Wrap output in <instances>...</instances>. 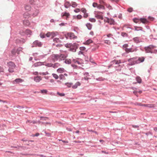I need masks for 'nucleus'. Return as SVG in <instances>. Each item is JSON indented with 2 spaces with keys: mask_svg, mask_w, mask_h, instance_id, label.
I'll use <instances>...</instances> for the list:
<instances>
[{
  "mask_svg": "<svg viewBox=\"0 0 157 157\" xmlns=\"http://www.w3.org/2000/svg\"><path fill=\"white\" fill-rule=\"evenodd\" d=\"M79 48L81 51H84L86 49V48L84 47H80Z\"/></svg>",
  "mask_w": 157,
  "mask_h": 157,
  "instance_id": "58",
  "label": "nucleus"
},
{
  "mask_svg": "<svg viewBox=\"0 0 157 157\" xmlns=\"http://www.w3.org/2000/svg\"><path fill=\"white\" fill-rule=\"evenodd\" d=\"M155 48V47L152 45H150L148 47H145L144 49L146 53H152L153 52L152 50Z\"/></svg>",
  "mask_w": 157,
  "mask_h": 157,
  "instance_id": "5",
  "label": "nucleus"
},
{
  "mask_svg": "<svg viewBox=\"0 0 157 157\" xmlns=\"http://www.w3.org/2000/svg\"><path fill=\"white\" fill-rule=\"evenodd\" d=\"M136 80L137 81V82L139 83H140L142 82V79L139 76H137L136 77Z\"/></svg>",
  "mask_w": 157,
  "mask_h": 157,
  "instance_id": "21",
  "label": "nucleus"
},
{
  "mask_svg": "<svg viewBox=\"0 0 157 157\" xmlns=\"http://www.w3.org/2000/svg\"><path fill=\"white\" fill-rule=\"evenodd\" d=\"M81 11L84 13H85L86 12V10L85 8H82L81 9Z\"/></svg>",
  "mask_w": 157,
  "mask_h": 157,
  "instance_id": "51",
  "label": "nucleus"
},
{
  "mask_svg": "<svg viewBox=\"0 0 157 157\" xmlns=\"http://www.w3.org/2000/svg\"><path fill=\"white\" fill-rule=\"evenodd\" d=\"M145 106L149 108H153L155 107V105L153 104H146Z\"/></svg>",
  "mask_w": 157,
  "mask_h": 157,
  "instance_id": "29",
  "label": "nucleus"
},
{
  "mask_svg": "<svg viewBox=\"0 0 157 157\" xmlns=\"http://www.w3.org/2000/svg\"><path fill=\"white\" fill-rule=\"evenodd\" d=\"M40 36L42 38H44L45 37V34L44 33H41L40 34Z\"/></svg>",
  "mask_w": 157,
  "mask_h": 157,
  "instance_id": "52",
  "label": "nucleus"
},
{
  "mask_svg": "<svg viewBox=\"0 0 157 157\" xmlns=\"http://www.w3.org/2000/svg\"><path fill=\"white\" fill-rule=\"evenodd\" d=\"M71 6L74 8L76 7L77 6V4L75 2H72L71 3Z\"/></svg>",
  "mask_w": 157,
  "mask_h": 157,
  "instance_id": "34",
  "label": "nucleus"
},
{
  "mask_svg": "<svg viewBox=\"0 0 157 157\" xmlns=\"http://www.w3.org/2000/svg\"><path fill=\"white\" fill-rule=\"evenodd\" d=\"M89 76L88 73L86 72L84 74V77L82 78V80H88L89 79V78L88 77Z\"/></svg>",
  "mask_w": 157,
  "mask_h": 157,
  "instance_id": "11",
  "label": "nucleus"
},
{
  "mask_svg": "<svg viewBox=\"0 0 157 157\" xmlns=\"http://www.w3.org/2000/svg\"><path fill=\"white\" fill-rule=\"evenodd\" d=\"M71 6V4L69 2H66L64 4L65 7L66 8H68L69 7H70Z\"/></svg>",
  "mask_w": 157,
  "mask_h": 157,
  "instance_id": "23",
  "label": "nucleus"
},
{
  "mask_svg": "<svg viewBox=\"0 0 157 157\" xmlns=\"http://www.w3.org/2000/svg\"><path fill=\"white\" fill-rule=\"evenodd\" d=\"M128 47V45L127 44H125L123 45V48L125 49L128 48L127 47Z\"/></svg>",
  "mask_w": 157,
  "mask_h": 157,
  "instance_id": "56",
  "label": "nucleus"
},
{
  "mask_svg": "<svg viewBox=\"0 0 157 157\" xmlns=\"http://www.w3.org/2000/svg\"><path fill=\"white\" fill-rule=\"evenodd\" d=\"M78 44H77L76 43H74L73 44H71L70 50L73 52H75L76 49L78 48Z\"/></svg>",
  "mask_w": 157,
  "mask_h": 157,
  "instance_id": "6",
  "label": "nucleus"
},
{
  "mask_svg": "<svg viewBox=\"0 0 157 157\" xmlns=\"http://www.w3.org/2000/svg\"><path fill=\"white\" fill-rule=\"evenodd\" d=\"M65 85L68 87H70L72 85V83H65Z\"/></svg>",
  "mask_w": 157,
  "mask_h": 157,
  "instance_id": "42",
  "label": "nucleus"
},
{
  "mask_svg": "<svg viewBox=\"0 0 157 157\" xmlns=\"http://www.w3.org/2000/svg\"><path fill=\"white\" fill-rule=\"evenodd\" d=\"M45 66L49 67H52V64L51 63H47L46 64Z\"/></svg>",
  "mask_w": 157,
  "mask_h": 157,
  "instance_id": "45",
  "label": "nucleus"
},
{
  "mask_svg": "<svg viewBox=\"0 0 157 157\" xmlns=\"http://www.w3.org/2000/svg\"><path fill=\"white\" fill-rule=\"evenodd\" d=\"M64 69L63 68H60L57 70V71L59 73H62L64 71Z\"/></svg>",
  "mask_w": 157,
  "mask_h": 157,
  "instance_id": "22",
  "label": "nucleus"
},
{
  "mask_svg": "<svg viewBox=\"0 0 157 157\" xmlns=\"http://www.w3.org/2000/svg\"><path fill=\"white\" fill-rule=\"evenodd\" d=\"M25 33L27 35H31V34L32 32L31 30L29 29H26L25 31Z\"/></svg>",
  "mask_w": 157,
  "mask_h": 157,
  "instance_id": "30",
  "label": "nucleus"
},
{
  "mask_svg": "<svg viewBox=\"0 0 157 157\" xmlns=\"http://www.w3.org/2000/svg\"><path fill=\"white\" fill-rule=\"evenodd\" d=\"M33 44V45H35L36 46H38L39 47H41L42 45L41 42L38 40H36L34 42Z\"/></svg>",
  "mask_w": 157,
  "mask_h": 157,
  "instance_id": "14",
  "label": "nucleus"
},
{
  "mask_svg": "<svg viewBox=\"0 0 157 157\" xmlns=\"http://www.w3.org/2000/svg\"><path fill=\"white\" fill-rule=\"evenodd\" d=\"M8 67H9L8 71L10 72H14V69L15 68L16 65L14 63L10 61L7 63Z\"/></svg>",
  "mask_w": 157,
  "mask_h": 157,
  "instance_id": "2",
  "label": "nucleus"
},
{
  "mask_svg": "<svg viewBox=\"0 0 157 157\" xmlns=\"http://www.w3.org/2000/svg\"><path fill=\"white\" fill-rule=\"evenodd\" d=\"M65 62L67 64H70L71 63V60L70 59H67L65 60Z\"/></svg>",
  "mask_w": 157,
  "mask_h": 157,
  "instance_id": "35",
  "label": "nucleus"
},
{
  "mask_svg": "<svg viewBox=\"0 0 157 157\" xmlns=\"http://www.w3.org/2000/svg\"><path fill=\"white\" fill-rule=\"evenodd\" d=\"M103 13L101 12H98L95 14V17L98 19H103V17L102 14Z\"/></svg>",
  "mask_w": 157,
  "mask_h": 157,
  "instance_id": "9",
  "label": "nucleus"
},
{
  "mask_svg": "<svg viewBox=\"0 0 157 157\" xmlns=\"http://www.w3.org/2000/svg\"><path fill=\"white\" fill-rule=\"evenodd\" d=\"M104 43L108 45H110L111 44V42L110 41L108 40H105Z\"/></svg>",
  "mask_w": 157,
  "mask_h": 157,
  "instance_id": "41",
  "label": "nucleus"
},
{
  "mask_svg": "<svg viewBox=\"0 0 157 157\" xmlns=\"http://www.w3.org/2000/svg\"><path fill=\"white\" fill-rule=\"evenodd\" d=\"M60 66V64L58 63H56L54 64H52V67L54 68H57Z\"/></svg>",
  "mask_w": 157,
  "mask_h": 157,
  "instance_id": "26",
  "label": "nucleus"
},
{
  "mask_svg": "<svg viewBox=\"0 0 157 157\" xmlns=\"http://www.w3.org/2000/svg\"><path fill=\"white\" fill-rule=\"evenodd\" d=\"M53 41L56 43H60V40L58 38H55L53 39Z\"/></svg>",
  "mask_w": 157,
  "mask_h": 157,
  "instance_id": "38",
  "label": "nucleus"
},
{
  "mask_svg": "<svg viewBox=\"0 0 157 157\" xmlns=\"http://www.w3.org/2000/svg\"><path fill=\"white\" fill-rule=\"evenodd\" d=\"M42 80V78L40 76H37L35 77L34 78V80L36 82H39Z\"/></svg>",
  "mask_w": 157,
  "mask_h": 157,
  "instance_id": "15",
  "label": "nucleus"
},
{
  "mask_svg": "<svg viewBox=\"0 0 157 157\" xmlns=\"http://www.w3.org/2000/svg\"><path fill=\"white\" fill-rule=\"evenodd\" d=\"M57 35V32H48L47 33H46V34L45 35L47 37H51V38H53L54 37Z\"/></svg>",
  "mask_w": 157,
  "mask_h": 157,
  "instance_id": "7",
  "label": "nucleus"
},
{
  "mask_svg": "<svg viewBox=\"0 0 157 157\" xmlns=\"http://www.w3.org/2000/svg\"><path fill=\"white\" fill-rule=\"evenodd\" d=\"M127 11L129 12H131L133 11V9L132 8H128V9L127 10Z\"/></svg>",
  "mask_w": 157,
  "mask_h": 157,
  "instance_id": "53",
  "label": "nucleus"
},
{
  "mask_svg": "<svg viewBox=\"0 0 157 157\" xmlns=\"http://www.w3.org/2000/svg\"><path fill=\"white\" fill-rule=\"evenodd\" d=\"M39 13L38 10H35V12L33 13V16L34 17L36 16L37 15L38 13Z\"/></svg>",
  "mask_w": 157,
  "mask_h": 157,
  "instance_id": "36",
  "label": "nucleus"
},
{
  "mask_svg": "<svg viewBox=\"0 0 157 157\" xmlns=\"http://www.w3.org/2000/svg\"><path fill=\"white\" fill-rule=\"evenodd\" d=\"M39 75H47L49 74V73L48 71H46V72H40L39 73Z\"/></svg>",
  "mask_w": 157,
  "mask_h": 157,
  "instance_id": "39",
  "label": "nucleus"
},
{
  "mask_svg": "<svg viewBox=\"0 0 157 157\" xmlns=\"http://www.w3.org/2000/svg\"><path fill=\"white\" fill-rule=\"evenodd\" d=\"M70 16V15L69 13H67L66 12L63 13L62 14V17L65 16L66 17V19L67 20V19L68 18H69Z\"/></svg>",
  "mask_w": 157,
  "mask_h": 157,
  "instance_id": "17",
  "label": "nucleus"
},
{
  "mask_svg": "<svg viewBox=\"0 0 157 157\" xmlns=\"http://www.w3.org/2000/svg\"><path fill=\"white\" fill-rule=\"evenodd\" d=\"M22 48L21 47L18 48L17 49L14 48L11 51V56H15L17 53L18 55L20 54V52L21 51Z\"/></svg>",
  "mask_w": 157,
  "mask_h": 157,
  "instance_id": "4",
  "label": "nucleus"
},
{
  "mask_svg": "<svg viewBox=\"0 0 157 157\" xmlns=\"http://www.w3.org/2000/svg\"><path fill=\"white\" fill-rule=\"evenodd\" d=\"M86 26L87 28L89 30L91 29L92 28V25L90 23L86 24Z\"/></svg>",
  "mask_w": 157,
  "mask_h": 157,
  "instance_id": "31",
  "label": "nucleus"
},
{
  "mask_svg": "<svg viewBox=\"0 0 157 157\" xmlns=\"http://www.w3.org/2000/svg\"><path fill=\"white\" fill-rule=\"evenodd\" d=\"M23 24L27 26H29L30 25L29 21L28 20H24L23 21Z\"/></svg>",
  "mask_w": 157,
  "mask_h": 157,
  "instance_id": "28",
  "label": "nucleus"
},
{
  "mask_svg": "<svg viewBox=\"0 0 157 157\" xmlns=\"http://www.w3.org/2000/svg\"><path fill=\"white\" fill-rule=\"evenodd\" d=\"M124 50L127 53H128L130 52H133L135 51H136L137 50L136 48H131L124 49Z\"/></svg>",
  "mask_w": 157,
  "mask_h": 157,
  "instance_id": "10",
  "label": "nucleus"
},
{
  "mask_svg": "<svg viewBox=\"0 0 157 157\" xmlns=\"http://www.w3.org/2000/svg\"><path fill=\"white\" fill-rule=\"evenodd\" d=\"M128 61L129 62L128 65L130 66H132L136 64H137V57L130 58L128 59Z\"/></svg>",
  "mask_w": 157,
  "mask_h": 157,
  "instance_id": "3",
  "label": "nucleus"
},
{
  "mask_svg": "<svg viewBox=\"0 0 157 157\" xmlns=\"http://www.w3.org/2000/svg\"><path fill=\"white\" fill-rule=\"evenodd\" d=\"M71 66L73 67L74 69H77L78 68V67L77 65L74 64H72Z\"/></svg>",
  "mask_w": 157,
  "mask_h": 157,
  "instance_id": "48",
  "label": "nucleus"
},
{
  "mask_svg": "<svg viewBox=\"0 0 157 157\" xmlns=\"http://www.w3.org/2000/svg\"><path fill=\"white\" fill-rule=\"evenodd\" d=\"M25 10L28 11H29L31 10V7L29 5H26L25 6Z\"/></svg>",
  "mask_w": 157,
  "mask_h": 157,
  "instance_id": "24",
  "label": "nucleus"
},
{
  "mask_svg": "<svg viewBox=\"0 0 157 157\" xmlns=\"http://www.w3.org/2000/svg\"><path fill=\"white\" fill-rule=\"evenodd\" d=\"M80 85L81 83L79 82H77L75 83V85H73L72 86V88L74 89H76L77 88L78 86H80Z\"/></svg>",
  "mask_w": 157,
  "mask_h": 157,
  "instance_id": "18",
  "label": "nucleus"
},
{
  "mask_svg": "<svg viewBox=\"0 0 157 157\" xmlns=\"http://www.w3.org/2000/svg\"><path fill=\"white\" fill-rule=\"evenodd\" d=\"M43 64V63H42L39 62L34 64L33 65V66H34L35 67H36L40 66H41Z\"/></svg>",
  "mask_w": 157,
  "mask_h": 157,
  "instance_id": "25",
  "label": "nucleus"
},
{
  "mask_svg": "<svg viewBox=\"0 0 157 157\" xmlns=\"http://www.w3.org/2000/svg\"><path fill=\"white\" fill-rule=\"evenodd\" d=\"M99 2L101 4H103L104 3V2L102 0H100Z\"/></svg>",
  "mask_w": 157,
  "mask_h": 157,
  "instance_id": "64",
  "label": "nucleus"
},
{
  "mask_svg": "<svg viewBox=\"0 0 157 157\" xmlns=\"http://www.w3.org/2000/svg\"><path fill=\"white\" fill-rule=\"evenodd\" d=\"M92 6L94 7H97L98 9H105V7L103 6L101 4H98L97 3L94 2Z\"/></svg>",
  "mask_w": 157,
  "mask_h": 157,
  "instance_id": "8",
  "label": "nucleus"
},
{
  "mask_svg": "<svg viewBox=\"0 0 157 157\" xmlns=\"http://www.w3.org/2000/svg\"><path fill=\"white\" fill-rule=\"evenodd\" d=\"M133 21H134V22L136 23H137L139 22V20L138 19H137V18H134V19H133Z\"/></svg>",
  "mask_w": 157,
  "mask_h": 157,
  "instance_id": "49",
  "label": "nucleus"
},
{
  "mask_svg": "<svg viewBox=\"0 0 157 157\" xmlns=\"http://www.w3.org/2000/svg\"><path fill=\"white\" fill-rule=\"evenodd\" d=\"M144 59L145 58L144 57H139L138 58L137 57V63H139L143 62L144 61Z\"/></svg>",
  "mask_w": 157,
  "mask_h": 157,
  "instance_id": "13",
  "label": "nucleus"
},
{
  "mask_svg": "<svg viewBox=\"0 0 157 157\" xmlns=\"http://www.w3.org/2000/svg\"><path fill=\"white\" fill-rule=\"evenodd\" d=\"M80 11V10L79 9H76L74 10V11L75 13H78Z\"/></svg>",
  "mask_w": 157,
  "mask_h": 157,
  "instance_id": "59",
  "label": "nucleus"
},
{
  "mask_svg": "<svg viewBox=\"0 0 157 157\" xmlns=\"http://www.w3.org/2000/svg\"><path fill=\"white\" fill-rule=\"evenodd\" d=\"M93 42L92 40L91 39H89L86 41L84 43L85 44H90L92 43Z\"/></svg>",
  "mask_w": 157,
  "mask_h": 157,
  "instance_id": "33",
  "label": "nucleus"
},
{
  "mask_svg": "<svg viewBox=\"0 0 157 157\" xmlns=\"http://www.w3.org/2000/svg\"><path fill=\"white\" fill-rule=\"evenodd\" d=\"M107 22L110 25H114L115 22L114 20L111 18H107Z\"/></svg>",
  "mask_w": 157,
  "mask_h": 157,
  "instance_id": "16",
  "label": "nucleus"
},
{
  "mask_svg": "<svg viewBox=\"0 0 157 157\" xmlns=\"http://www.w3.org/2000/svg\"><path fill=\"white\" fill-rule=\"evenodd\" d=\"M60 79L62 80H65L66 79V78L64 76L63 74H60L59 75V76Z\"/></svg>",
  "mask_w": 157,
  "mask_h": 157,
  "instance_id": "27",
  "label": "nucleus"
},
{
  "mask_svg": "<svg viewBox=\"0 0 157 157\" xmlns=\"http://www.w3.org/2000/svg\"><path fill=\"white\" fill-rule=\"evenodd\" d=\"M73 61L75 63H77L78 64H80V63L78 61L75 60V59H73Z\"/></svg>",
  "mask_w": 157,
  "mask_h": 157,
  "instance_id": "60",
  "label": "nucleus"
},
{
  "mask_svg": "<svg viewBox=\"0 0 157 157\" xmlns=\"http://www.w3.org/2000/svg\"><path fill=\"white\" fill-rule=\"evenodd\" d=\"M106 36L109 38H113V35L111 33H109L106 35Z\"/></svg>",
  "mask_w": 157,
  "mask_h": 157,
  "instance_id": "47",
  "label": "nucleus"
},
{
  "mask_svg": "<svg viewBox=\"0 0 157 157\" xmlns=\"http://www.w3.org/2000/svg\"><path fill=\"white\" fill-rule=\"evenodd\" d=\"M141 21L143 23H146L148 22L144 18H141L140 19Z\"/></svg>",
  "mask_w": 157,
  "mask_h": 157,
  "instance_id": "32",
  "label": "nucleus"
},
{
  "mask_svg": "<svg viewBox=\"0 0 157 157\" xmlns=\"http://www.w3.org/2000/svg\"><path fill=\"white\" fill-rule=\"evenodd\" d=\"M24 81L23 80L20 78H17L13 81V83L14 84L19 83L22 82Z\"/></svg>",
  "mask_w": 157,
  "mask_h": 157,
  "instance_id": "12",
  "label": "nucleus"
},
{
  "mask_svg": "<svg viewBox=\"0 0 157 157\" xmlns=\"http://www.w3.org/2000/svg\"><path fill=\"white\" fill-rule=\"evenodd\" d=\"M57 94L60 96H63L65 95V94H64L60 93L59 92H58Z\"/></svg>",
  "mask_w": 157,
  "mask_h": 157,
  "instance_id": "57",
  "label": "nucleus"
},
{
  "mask_svg": "<svg viewBox=\"0 0 157 157\" xmlns=\"http://www.w3.org/2000/svg\"><path fill=\"white\" fill-rule=\"evenodd\" d=\"M106 7L108 8L109 10L112 9V7L109 4H106Z\"/></svg>",
  "mask_w": 157,
  "mask_h": 157,
  "instance_id": "50",
  "label": "nucleus"
},
{
  "mask_svg": "<svg viewBox=\"0 0 157 157\" xmlns=\"http://www.w3.org/2000/svg\"><path fill=\"white\" fill-rule=\"evenodd\" d=\"M82 16L80 15H78L77 16V18L78 19H80L82 18Z\"/></svg>",
  "mask_w": 157,
  "mask_h": 157,
  "instance_id": "55",
  "label": "nucleus"
},
{
  "mask_svg": "<svg viewBox=\"0 0 157 157\" xmlns=\"http://www.w3.org/2000/svg\"><path fill=\"white\" fill-rule=\"evenodd\" d=\"M33 74L35 75H38V73L37 72L35 71V72H33Z\"/></svg>",
  "mask_w": 157,
  "mask_h": 157,
  "instance_id": "63",
  "label": "nucleus"
},
{
  "mask_svg": "<svg viewBox=\"0 0 157 157\" xmlns=\"http://www.w3.org/2000/svg\"><path fill=\"white\" fill-rule=\"evenodd\" d=\"M114 62L116 64H118L121 63V60H115Z\"/></svg>",
  "mask_w": 157,
  "mask_h": 157,
  "instance_id": "54",
  "label": "nucleus"
},
{
  "mask_svg": "<svg viewBox=\"0 0 157 157\" xmlns=\"http://www.w3.org/2000/svg\"><path fill=\"white\" fill-rule=\"evenodd\" d=\"M24 18H28L30 17V14L28 12H26L23 14Z\"/></svg>",
  "mask_w": 157,
  "mask_h": 157,
  "instance_id": "20",
  "label": "nucleus"
},
{
  "mask_svg": "<svg viewBox=\"0 0 157 157\" xmlns=\"http://www.w3.org/2000/svg\"><path fill=\"white\" fill-rule=\"evenodd\" d=\"M52 75L53 77L56 79H58L59 77V76L56 74L53 73L52 74Z\"/></svg>",
  "mask_w": 157,
  "mask_h": 157,
  "instance_id": "40",
  "label": "nucleus"
},
{
  "mask_svg": "<svg viewBox=\"0 0 157 157\" xmlns=\"http://www.w3.org/2000/svg\"><path fill=\"white\" fill-rule=\"evenodd\" d=\"M133 40L136 43H138L139 42V38L138 37L134 38L133 39Z\"/></svg>",
  "mask_w": 157,
  "mask_h": 157,
  "instance_id": "37",
  "label": "nucleus"
},
{
  "mask_svg": "<svg viewBox=\"0 0 157 157\" xmlns=\"http://www.w3.org/2000/svg\"><path fill=\"white\" fill-rule=\"evenodd\" d=\"M85 18H86L88 17V14L86 13H84V15L83 16Z\"/></svg>",
  "mask_w": 157,
  "mask_h": 157,
  "instance_id": "61",
  "label": "nucleus"
},
{
  "mask_svg": "<svg viewBox=\"0 0 157 157\" xmlns=\"http://www.w3.org/2000/svg\"><path fill=\"white\" fill-rule=\"evenodd\" d=\"M71 44H65V46L67 48H70L71 47Z\"/></svg>",
  "mask_w": 157,
  "mask_h": 157,
  "instance_id": "44",
  "label": "nucleus"
},
{
  "mask_svg": "<svg viewBox=\"0 0 157 157\" xmlns=\"http://www.w3.org/2000/svg\"><path fill=\"white\" fill-rule=\"evenodd\" d=\"M89 20L92 22H94L96 21V20L94 18H90Z\"/></svg>",
  "mask_w": 157,
  "mask_h": 157,
  "instance_id": "46",
  "label": "nucleus"
},
{
  "mask_svg": "<svg viewBox=\"0 0 157 157\" xmlns=\"http://www.w3.org/2000/svg\"><path fill=\"white\" fill-rule=\"evenodd\" d=\"M75 35L73 33H67V36L70 39H73L75 38Z\"/></svg>",
  "mask_w": 157,
  "mask_h": 157,
  "instance_id": "19",
  "label": "nucleus"
},
{
  "mask_svg": "<svg viewBox=\"0 0 157 157\" xmlns=\"http://www.w3.org/2000/svg\"><path fill=\"white\" fill-rule=\"evenodd\" d=\"M67 57V55L59 53V54H53L50 57L52 60L54 62L58 61H60L64 60Z\"/></svg>",
  "mask_w": 157,
  "mask_h": 157,
  "instance_id": "1",
  "label": "nucleus"
},
{
  "mask_svg": "<svg viewBox=\"0 0 157 157\" xmlns=\"http://www.w3.org/2000/svg\"><path fill=\"white\" fill-rule=\"evenodd\" d=\"M4 71V69L3 67L0 66V72H3Z\"/></svg>",
  "mask_w": 157,
  "mask_h": 157,
  "instance_id": "62",
  "label": "nucleus"
},
{
  "mask_svg": "<svg viewBox=\"0 0 157 157\" xmlns=\"http://www.w3.org/2000/svg\"><path fill=\"white\" fill-rule=\"evenodd\" d=\"M41 93L43 94H47L48 91L46 90H41Z\"/></svg>",
  "mask_w": 157,
  "mask_h": 157,
  "instance_id": "43",
  "label": "nucleus"
}]
</instances>
